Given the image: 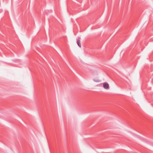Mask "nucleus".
I'll use <instances>...</instances> for the list:
<instances>
[{"mask_svg": "<svg viewBox=\"0 0 153 153\" xmlns=\"http://www.w3.org/2000/svg\"><path fill=\"white\" fill-rule=\"evenodd\" d=\"M103 87L105 89H108L109 88V85L106 82H105L103 84Z\"/></svg>", "mask_w": 153, "mask_h": 153, "instance_id": "f257e3e1", "label": "nucleus"}, {"mask_svg": "<svg viewBox=\"0 0 153 153\" xmlns=\"http://www.w3.org/2000/svg\"><path fill=\"white\" fill-rule=\"evenodd\" d=\"M77 44L78 45V46L79 47H81V43H80V41L79 40H77Z\"/></svg>", "mask_w": 153, "mask_h": 153, "instance_id": "f03ea898", "label": "nucleus"}, {"mask_svg": "<svg viewBox=\"0 0 153 153\" xmlns=\"http://www.w3.org/2000/svg\"><path fill=\"white\" fill-rule=\"evenodd\" d=\"M93 80L94 82H100V80L98 79H93Z\"/></svg>", "mask_w": 153, "mask_h": 153, "instance_id": "7ed1b4c3", "label": "nucleus"}]
</instances>
